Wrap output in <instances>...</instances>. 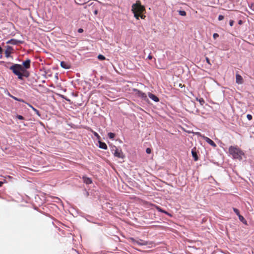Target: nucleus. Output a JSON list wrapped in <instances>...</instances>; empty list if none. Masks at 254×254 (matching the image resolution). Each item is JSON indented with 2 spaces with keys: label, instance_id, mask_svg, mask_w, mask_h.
Here are the masks:
<instances>
[{
  "label": "nucleus",
  "instance_id": "obj_1",
  "mask_svg": "<svg viewBox=\"0 0 254 254\" xmlns=\"http://www.w3.org/2000/svg\"><path fill=\"white\" fill-rule=\"evenodd\" d=\"M229 153L234 159L242 160V156L245 155L244 152L237 146H231L229 148Z\"/></svg>",
  "mask_w": 254,
  "mask_h": 254
},
{
  "label": "nucleus",
  "instance_id": "obj_2",
  "mask_svg": "<svg viewBox=\"0 0 254 254\" xmlns=\"http://www.w3.org/2000/svg\"><path fill=\"white\" fill-rule=\"evenodd\" d=\"M132 9L134 16L138 19L140 14H141L144 10V7L141 4V2L139 0H137L135 3L132 5Z\"/></svg>",
  "mask_w": 254,
  "mask_h": 254
},
{
  "label": "nucleus",
  "instance_id": "obj_3",
  "mask_svg": "<svg viewBox=\"0 0 254 254\" xmlns=\"http://www.w3.org/2000/svg\"><path fill=\"white\" fill-rule=\"evenodd\" d=\"M9 69L18 76L19 79L22 80V71H24V67L22 65L13 64L9 67Z\"/></svg>",
  "mask_w": 254,
  "mask_h": 254
},
{
  "label": "nucleus",
  "instance_id": "obj_4",
  "mask_svg": "<svg viewBox=\"0 0 254 254\" xmlns=\"http://www.w3.org/2000/svg\"><path fill=\"white\" fill-rule=\"evenodd\" d=\"M130 240L134 245L146 246L148 244V242L147 241L139 239H136L131 238H130Z\"/></svg>",
  "mask_w": 254,
  "mask_h": 254
},
{
  "label": "nucleus",
  "instance_id": "obj_5",
  "mask_svg": "<svg viewBox=\"0 0 254 254\" xmlns=\"http://www.w3.org/2000/svg\"><path fill=\"white\" fill-rule=\"evenodd\" d=\"M114 147L115 148V152L114 153V156L118 158L123 159L125 157V155L123 154L122 151L121 149H118L115 146Z\"/></svg>",
  "mask_w": 254,
  "mask_h": 254
},
{
  "label": "nucleus",
  "instance_id": "obj_6",
  "mask_svg": "<svg viewBox=\"0 0 254 254\" xmlns=\"http://www.w3.org/2000/svg\"><path fill=\"white\" fill-rule=\"evenodd\" d=\"M134 91L135 92V94L138 96V97H140L141 99L146 100L147 99V96L145 94V93L142 92V91L138 90V89H135Z\"/></svg>",
  "mask_w": 254,
  "mask_h": 254
},
{
  "label": "nucleus",
  "instance_id": "obj_7",
  "mask_svg": "<svg viewBox=\"0 0 254 254\" xmlns=\"http://www.w3.org/2000/svg\"><path fill=\"white\" fill-rule=\"evenodd\" d=\"M202 137L203 139L211 146H213V147H216V143L211 139L205 136H202Z\"/></svg>",
  "mask_w": 254,
  "mask_h": 254
},
{
  "label": "nucleus",
  "instance_id": "obj_8",
  "mask_svg": "<svg viewBox=\"0 0 254 254\" xmlns=\"http://www.w3.org/2000/svg\"><path fill=\"white\" fill-rule=\"evenodd\" d=\"M13 50V49L11 47L9 46H6V50L5 51V55L6 58L10 57V54L12 53Z\"/></svg>",
  "mask_w": 254,
  "mask_h": 254
},
{
  "label": "nucleus",
  "instance_id": "obj_9",
  "mask_svg": "<svg viewBox=\"0 0 254 254\" xmlns=\"http://www.w3.org/2000/svg\"><path fill=\"white\" fill-rule=\"evenodd\" d=\"M191 154L192 156V157L193 158V159L195 161H196L198 160V157L197 154L196 149L195 147H193L191 149Z\"/></svg>",
  "mask_w": 254,
  "mask_h": 254
},
{
  "label": "nucleus",
  "instance_id": "obj_10",
  "mask_svg": "<svg viewBox=\"0 0 254 254\" xmlns=\"http://www.w3.org/2000/svg\"><path fill=\"white\" fill-rule=\"evenodd\" d=\"M30 63L31 60L30 59H27L25 61L23 62L22 65L25 69H28L30 66Z\"/></svg>",
  "mask_w": 254,
  "mask_h": 254
},
{
  "label": "nucleus",
  "instance_id": "obj_11",
  "mask_svg": "<svg viewBox=\"0 0 254 254\" xmlns=\"http://www.w3.org/2000/svg\"><path fill=\"white\" fill-rule=\"evenodd\" d=\"M82 180L83 182L86 185H89L92 184V181L91 178L87 177L86 176H83L82 177Z\"/></svg>",
  "mask_w": 254,
  "mask_h": 254
},
{
  "label": "nucleus",
  "instance_id": "obj_12",
  "mask_svg": "<svg viewBox=\"0 0 254 254\" xmlns=\"http://www.w3.org/2000/svg\"><path fill=\"white\" fill-rule=\"evenodd\" d=\"M99 142V147L100 148L103 149H107V145L105 142H102L100 140V139L98 141Z\"/></svg>",
  "mask_w": 254,
  "mask_h": 254
},
{
  "label": "nucleus",
  "instance_id": "obj_13",
  "mask_svg": "<svg viewBox=\"0 0 254 254\" xmlns=\"http://www.w3.org/2000/svg\"><path fill=\"white\" fill-rule=\"evenodd\" d=\"M148 96L151 99H152V100H153L155 102L159 101L158 98L157 96H156L155 95H154L151 93H148Z\"/></svg>",
  "mask_w": 254,
  "mask_h": 254
},
{
  "label": "nucleus",
  "instance_id": "obj_14",
  "mask_svg": "<svg viewBox=\"0 0 254 254\" xmlns=\"http://www.w3.org/2000/svg\"><path fill=\"white\" fill-rule=\"evenodd\" d=\"M236 82L238 84H241L243 82V78L242 77L239 75V74H237L236 75Z\"/></svg>",
  "mask_w": 254,
  "mask_h": 254
},
{
  "label": "nucleus",
  "instance_id": "obj_15",
  "mask_svg": "<svg viewBox=\"0 0 254 254\" xmlns=\"http://www.w3.org/2000/svg\"><path fill=\"white\" fill-rule=\"evenodd\" d=\"M29 76V73L26 71V69L24 68V71H22V80L23 79V77H28Z\"/></svg>",
  "mask_w": 254,
  "mask_h": 254
},
{
  "label": "nucleus",
  "instance_id": "obj_16",
  "mask_svg": "<svg viewBox=\"0 0 254 254\" xmlns=\"http://www.w3.org/2000/svg\"><path fill=\"white\" fill-rule=\"evenodd\" d=\"M19 43V41L15 39H11L7 42V44H10L12 45H17Z\"/></svg>",
  "mask_w": 254,
  "mask_h": 254
},
{
  "label": "nucleus",
  "instance_id": "obj_17",
  "mask_svg": "<svg viewBox=\"0 0 254 254\" xmlns=\"http://www.w3.org/2000/svg\"><path fill=\"white\" fill-rule=\"evenodd\" d=\"M238 217L241 222L245 225H247V221L242 215L240 214L239 216H238Z\"/></svg>",
  "mask_w": 254,
  "mask_h": 254
},
{
  "label": "nucleus",
  "instance_id": "obj_18",
  "mask_svg": "<svg viewBox=\"0 0 254 254\" xmlns=\"http://www.w3.org/2000/svg\"><path fill=\"white\" fill-rule=\"evenodd\" d=\"M61 66L65 69H68L69 68V66L68 64H67L66 63H65L64 62H61Z\"/></svg>",
  "mask_w": 254,
  "mask_h": 254
},
{
  "label": "nucleus",
  "instance_id": "obj_19",
  "mask_svg": "<svg viewBox=\"0 0 254 254\" xmlns=\"http://www.w3.org/2000/svg\"><path fill=\"white\" fill-rule=\"evenodd\" d=\"M155 208L156 209L159 211V212H162V213H166V211L162 209L160 206H157V205H155Z\"/></svg>",
  "mask_w": 254,
  "mask_h": 254
},
{
  "label": "nucleus",
  "instance_id": "obj_20",
  "mask_svg": "<svg viewBox=\"0 0 254 254\" xmlns=\"http://www.w3.org/2000/svg\"><path fill=\"white\" fill-rule=\"evenodd\" d=\"M196 100L198 101L199 102V103H200V104L201 105H203L204 104V103H205L204 100L202 98H199V99L198 98H196Z\"/></svg>",
  "mask_w": 254,
  "mask_h": 254
},
{
  "label": "nucleus",
  "instance_id": "obj_21",
  "mask_svg": "<svg viewBox=\"0 0 254 254\" xmlns=\"http://www.w3.org/2000/svg\"><path fill=\"white\" fill-rule=\"evenodd\" d=\"M233 211L236 213V214L238 216L240 215L239 210L236 208H233Z\"/></svg>",
  "mask_w": 254,
  "mask_h": 254
},
{
  "label": "nucleus",
  "instance_id": "obj_22",
  "mask_svg": "<svg viewBox=\"0 0 254 254\" xmlns=\"http://www.w3.org/2000/svg\"><path fill=\"white\" fill-rule=\"evenodd\" d=\"M115 136V134L114 133L109 132L108 133V136L111 139H114Z\"/></svg>",
  "mask_w": 254,
  "mask_h": 254
},
{
  "label": "nucleus",
  "instance_id": "obj_23",
  "mask_svg": "<svg viewBox=\"0 0 254 254\" xmlns=\"http://www.w3.org/2000/svg\"><path fill=\"white\" fill-rule=\"evenodd\" d=\"M179 13L180 15H181L182 16H185V15H186V12L184 10H179Z\"/></svg>",
  "mask_w": 254,
  "mask_h": 254
},
{
  "label": "nucleus",
  "instance_id": "obj_24",
  "mask_svg": "<svg viewBox=\"0 0 254 254\" xmlns=\"http://www.w3.org/2000/svg\"><path fill=\"white\" fill-rule=\"evenodd\" d=\"M98 58L100 60H104L105 59V57L103 55H98Z\"/></svg>",
  "mask_w": 254,
  "mask_h": 254
},
{
  "label": "nucleus",
  "instance_id": "obj_25",
  "mask_svg": "<svg viewBox=\"0 0 254 254\" xmlns=\"http://www.w3.org/2000/svg\"><path fill=\"white\" fill-rule=\"evenodd\" d=\"M30 107L32 108V109L34 111V112H35V113L38 115V116H40V114H39V111L36 109L35 108H34L33 107L30 106Z\"/></svg>",
  "mask_w": 254,
  "mask_h": 254
},
{
  "label": "nucleus",
  "instance_id": "obj_26",
  "mask_svg": "<svg viewBox=\"0 0 254 254\" xmlns=\"http://www.w3.org/2000/svg\"><path fill=\"white\" fill-rule=\"evenodd\" d=\"M11 97H12L13 99H14L15 100L20 101V102H23V100L22 99H19L17 98L14 97L13 96L10 95Z\"/></svg>",
  "mask_w": 254,
  "mask_h": 254
},
{
  "label": "nucleus",
  "instance_id": "obj_27",
  "mask_svg": "<svg viewBox=\"0 0 254 254\" xmlns=\"http://www.w3.org/2000/svg\"><path fill=\"white\" fill-rule=\"evenodd\" d=\"M93 134H94V135L97 137V138L98 139H100V136H99V135L95 131H92Z\"/></svg>",
  "mask_w": 254,
  "mask_h": 254
},
{
  "label": "nucleus",
  "instance_id": "obj_28",
  "mask_svg": "<svg viewBox=\"0 0 254 254\" xmlns=\"http://www.w3.org/2000/svg\"><path fill=\"white\" fill-rule=\"evenodd\" d=\"M16 119L20 120H23L24 119V118L21 115H17L16 116Z\"/></svg>",
  "mask_w": 254,
  "mask_h": 254
},
{
  "label": "nucleus",
  "instance_id": "obj_29",
  "mask_svg": "<svg viewBox=\"0 0 254 254\" xmlns=\"http://www.w3.org/2000/svg\"><path fill=\"white\" fill-rule=\"evenodd\" d=\"M250 8L254 11V4L252 3L250 4H249Z\"/></svg>",
  "mask_w": 254,
  "mask_h": 254
},
{
  "label": "nucleus",
  "instance_id": "obj_30",
  "mask_svg": "<svg viewBox=\"0 0 254 254\" xmlns=\"http://www.w3.org/2000/svg\"><path fill=\"white\" fill-rule=\"evenodd\" d=\"M224 16H223L222 15H219L218 19L219 21H221V20H222L224 19Z\"/></svg>",
  "mask_w": 254,
  "mask_h": 254
},
{
  "label": "nucleus",
  "instance_id": "obj_31",
  "mask_svg": "<svg viewBox=\"0 0 254 254\" xmlns=\"http://www.w3.org/2000/svg\"><path fill=\"white\" fill-rule=\"evenodd\" d=\"M151 150L150 148H146V152L147 153V154H150L151 153Z\"/></svg>",
  "mask_w": 254,
  "mask_h": 254
},
{
  "label": "nucleus",
  "instance_id": "obj_32",
  "mask_svg": "<svg viewBox=\"0 0 254 254\" xmlns=\"http://www.w3.org/2000/svg\"><path fill=\"white\" fill-rule=\"evenodd\" d=\"M213 37L214 39H216L217 38H218L219 37V35L217 33H214L213 35Z\"/></svg>",
  "mask_w": 254,
  "mask_h": 254
},
{
  "label": "nucleus",
  "instance_id": "obj_33",
  "mask_svg": "<svg viewBox=\"0 0 254 254\" xmlns=\"http://www.w3.org/2000/svg\"><path fill=\"white\" fill-rule=\"evenodd\" d=\"M247 117L249 120H251L252 119V116L251 115L248 114L247 115Z\"/></svg>",
  "mask_w": 254,
  "mask_h": 254
},
{
  "label": "nucleus",
  "instance_id": "obj_34",
  "mask_svg": "<svg viewBox=\"0 0 254 254\" xmlns=\"http://www.w3.org/2000/svg\"><path fill=\"white\" fill-rule=\"evenodd\" d=\"M234 21L232 20H230L229 24L231 26H232L234 24Z\"/></svg>",
  "mask_w": 254,
  "mask_h": 254
},
{
  "label": "nucleus",
  "instance_id": "obj_35",
  "mask_svg": "<svg viewBox=\"0 0 254 254\" xmlns=\"http://www.w3.org/2000/svg\"><path fill=\"white\" fill-rule=\"evenodd\" d=\"M78 32L80 33H81L83 32V30L82 29V28H79L78 30Z\"/></svg>",
  "mask_w": 254,
  "mask_h": 254
},
{
  "label": "nucleus",
  "instance_id": "obj_36",
  "mask_svg": "<svg viewBox=\"0 0 254 254\" xmlns=\"http://www.w3.org/2000/svg\"><path fill=\"white\" fill-rule=\"evenodd\" d=\"M206 60L207 63L208 64H210V63L209 59L207 57H206Z\"/></svg>",
  "mask_w": 254,
  "mask_h": 254
},
{
  "label": "nucleus",
  "instance_id": "obj_37",
  "mask_svg": "<svg viewBox=\"0 0 254 254\" xmlns=\"http://www.w3.org/2000/svg\"><path fill=\"white\" fill-rule=\"evenodd\" d=\"M165 214H167V215L170 216V217H172V215L170 213H169V212H167L166 211V213H164Z\"/></svg>",
  "mask_w": 254,
  "mask_h": 254
},
{
  "label": "nucleus",
  "instance_id": "obj_38",
  "mask_svg": "<svg viewBox=\"0 0 254 254\" xmlns=\"http://www.w3.org/2000/svg\"><path fill=\"white\" fill-rule=\"evenodd\" d=\"M97 13H98V10L95 9V10L94 11V14L95 15H97Z\"/></svg>",
  "mask_w": 254,
  "mask_h": 254
},
{
  "label": "nucleus",
  "instance_id": "obj_39",
  "mask_svg": "<svg viewBox=\"0 0 254 254\" xmlns=\"http://www.w3.org/2000/svg\"><path fill=\"white\" fill-rule=\"evenodd\" d=\"M2 49L1 48V47L0 46V54L1 55L2 54ZM1 55H0V57H1Z\"/></svg>",
  "mask_w": 254,
  "mask_h": 254
},
{
  "label": "nucleus",
  "instance_id": "obj_40",
  "mask_svg": "<svg viewBox=\"0 0 254 254\" xmlns=\"http://www.w3.org/2000/svg\"><path fill=\"white\" fill-rule=\"evenodd\" d=\"M139 17H140L142 19H143L145 17V16H143V15H141V14H140Z\"/></svg>",
  "mask_w": 254,
  "mask_h": 254
},
{
  "label": "nucleus",
  "instance_id": "obj_41",
  "mask_svg": "<svg viewBox=\"0 0 254 254\" xmlns=\"http://www.w3.org/2000/svg\"><path fill=\"white\" fill-rule=\"evenodd\" d=\"M2 185H3V182L0 181V187H1Z\"/></svg>",
  "mask_w": 254,
  "mask_h": 254
},
{
  "label": "nucleus",
  "instance_id": "obj_42",
  "mask_svg": "<svg viewBox=\"0 0 254 254\" xmlns=\"http://www.w3.org/2000/svg\"><path fill=\"white\" fill-rule=\"evenodd\" d=\"M148 58L149 59H152V57L150 55L148 56Z\"/></svg>",
  "mask_w": 254,
  "mask_h": 254
},
{
  "label": "nucleus",
  "instance_id": "obj_43",
  "mask_svg": "<svg viewBox=\"0 0 254 254\" xmlns=\"http://www.w3.org/2000/svg\"><path fill=\"white\" fill-rule=\"evenodd\" d=\"M182 128L184 129V131H185L190 132L189 131H187V130H186L185 128Z\"/></svg>",
  "mask_w": 254,
  "mask_h": 254
}]
</instances>
